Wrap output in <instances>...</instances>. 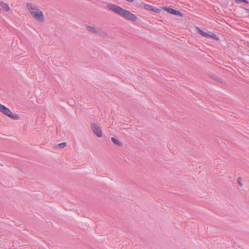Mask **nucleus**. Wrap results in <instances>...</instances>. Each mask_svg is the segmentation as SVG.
I'll use <instances>...</instances> for the list:
<instances>
[{
    "instance_id": "1",
    "label": "nucleus",
    "mask_w": 249,
    "mask_h": 249,
    "mask_svg": "<svg viewBox=\"0 0 249 249\" xmlns=\"http://www.w3.org/2000/svg\"><path fill=\"white\" fill-rule=\"evenodd\" d=\"M107 7L127 20L135 21L138 18L134 14L130 11L126 10L116 5L110 3L107 5Z\"/></svg>"
},
{
    "instance_id": "2",
    "label": "nucleus",
    "mask_w": 249,
    "mask_h": 249,
    "mask_svg": "<svg viewBox=\"0 0 249 249\" xmlns=\"http://www.w3.org/2000/svg\"><path fill=\"white\" fill-rule=\"evenodd\" d=\"M26 7L32 16L37 21L43 22L45 18L43 13L38 8V6L32 2H27Z\"/></svg>"
},
{
    "instance_id": "3",
    "label": "nucleus",
    "mask_w": 249,
    "mask_h": 249,
    "mask_svg": "<svg viewBox=\"0 0 249 249\" xmlns=\"http://www.w3.org/2000/svg\"><path fill=\"white\" fill-rule=\"evenodd\" d=\"M0 111L4 115L13 119L18 120L19 119V116L17 114H13L8 108L1 104H0Z\"/></svg>"
},
{
    "instance_id": "4",
    "label": "nucleus",
    "mask_w": 249,
    "mask_h": 249,
    "mask_svg": "<svg viewBox=\"0 0 249 249\" xmlns=\"http://www.w3.org/2000/svg\"><path fill=\"white\" fill-rule=\"evenodd\" d=\"M91 127L93 133L98 137L101 138L102 137V130L98 125L95 123H92L91 124Z\"/></svg>"
},
{
    "instance_id": "5",
    "label": "nucleus",
    "mask_w": 249,
    "mask_h": 249,
    "mask_svg": "<svg viewBox=\"0 0 249 249\" xmlns=\"http://www.w3.org/2000/svg\"><path fill=\"white\" fill-rule=\"evenodd\" d=\"M198 33L202 36L206 37H211L214 39H218V38L217 37L215 34L213 33L209 34V33H206L200 29H198Z\"/></svg>"
},
{
    "instance_id": "6",
    "label": "nucleus",
    "mask_w": 249,
    "mask_h": 249,
    "mask_svg": "<svg viewBox=\"0 0 249 249\" xmlns=\"http://www.w3.org/2000/svg\"><path fill=\"white\" fill-rule=\"evenodd\" d=\"M163 9L164 11L167 12L168 13L173 14V15L179 16L180 17H182V16H183L182 14L181 13H180V12H179L177 10H176L173 8H170V7H163Z\"/></svg>"
},
{
    "instance_id": "7",
    "label": "nucleus",
    "mask_w": 249,
    "mask_h": 249,
    "mask_svg": "<svg viewBox=\"0 0 249 249\" xmlns=\"http://www.w3.org/2000/svg\"><path fill=\"white\" fill-rule=\"evenodd\" d=\"M10 7L9 6L8 4L1 1H0V9H2L6 11H8L10 10Z\"/></svg>"
},
{
    "instance_id": "8",
    "label": "nucleus",
    "mask_w": 249,
    "mask_h": 249,
    "mask_svg": "<svg viewBox=\"0 0 249 249\" xmlns=\"http://www.w3.org/2000/svg\"><path fill=\"white\" fill-rule=\"evenodd\" d=\"M87 29L89 32L93 33H97L99 31V30L98 29L92 26H89L87 27Z\"/></svg>"
},
{
    "instance_id": "9",
    "label": "nucleus",
    "mask_w": 249,
    "mask_h": 249,
    "mask_svg": "<svg viewBox=\"0 0 249 249\" xmlns=\"http://www.w3.org/2000/svg\"><path fill=\"white\" fill-rule=\"evenodd\" d=\"M111 141L112 142L116 145H119V146H122V143L121 142H120L119 140L116 139V138L114 137H111Z\"/></svg>"
},
{
    "instance_id": "10",
    "label": "nucleus",
    "mask_w": 249,
    "mask_h": 249,
    "mask_svg": "<svg viewBox=\"0 0 249 249\" xmlns=\"http://www.w3.org/2000/svg\"><path fill=\"white\" fill-rule=\"evenodd\" d=\"M66 145V142H62L57 145L58 148H63Z\"/></svg>"
},
{
    "instance_id": "11",
    "label": "nucleus",
    "mask_w": 249,
    "mask_h": 249,
    "mask_svg": "<svg viewBox=\"0 0 249 249\" xmlns=\"http://www.w3.org/2000/svg\"><path fill=\"white\" fill-rule=\"evenodd\" d=\"M235 1L237 3H239L241 2L248 3V1L247 0H235Z\"/></svg>"
},
{
    "instance_id": "12",
    "label": "nucleus",
    "mask_w": 249,
    "mask_h": 249,
    "mask_svg": "<svg viewBox=\"0 0 249 249\" xmlns=\"http://www.w3.org/2000/svg\"><path fill=\"white\" fill-rule=\"evenodd\" d=\"M237 182L240 185V186H241L242 185V183H241V178L240 177L238 178Z\"/></svg>"
},
{
    "instance_id": "13",
    "label": "nucleus",
    "mask_w": 249,
    "mask_h": 249,
    "mask_svg": "<svg viewBox=\"0 0 249 249\" xmlns=\"http://www.w3.org/2000/svg\"><path fill=\"white\" fill-rule=\"evenodd\" d=\"M126 0L128 2H132L134 0Z\"/></svg>"
},
{
    "instance_id": "14",
    "label": "nucleus",
    "mask_w": 249,
    "mask_h": 249,
    "mask_svg": "<svg viewBox=\"0 0 249 249\" xmlns=\"http://www.w3.org/2000/svg\"><path fill=\"white\" fill-rule=\"evenodd\" d=\"M150 10L154 11V10L153 9H150Z\"/></svg>"
}]
</instances>
